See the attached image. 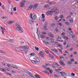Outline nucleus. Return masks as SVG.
<instances>
[{
  "label": "nucleus",
  "instance_id": "nucleus-1",
  "mask_svg": "<svg viewBox=\"0 0 78 78\" xmlns=\"http://www.w3.org/2000/svg\"><path fill=\"white\" fill-rule=\"evenodd\" d=\"M42 67L43 68H44V70H49V72L51 73H53V71L51 70V69H50V68H47V66L44 65L42 66Z\"/></svg>",
  "mask_w": 78,
  "mask_h": 78
},
{
  "label": "nucleus",
  "instance_id": "nucleus-2",
  "mask_svg": "<svg viewBox=\"0 0 78 78\" xmlns=\"http://www.w3.org/2000/svg\"><path fill=\"white\" fill-rule=\"evenodd\" d=\"M26 2L25 0L23 1L20 4V7L21 8H23L25 6V3Z\"/></svg>",
  "mask_w": 78,
  "mask_h": 78
},
{
  "label": "nucleus",
  "instance_id": "nucleus-3",
  "mask_svg": "<svg viewBox=\"0 0 78 78\" xmlns=\"http://www.w3.org/2000/svg\"><path fill=\"white\" fill-rule=\"evenodd\" d=\"M33 14H32V13H30V17L31 19H32V20H35L36 18V15H34L33 17Z\"/></svg>",
  "mask_w": 78,
  "mask_h": 78
},
{
  "label": "nucleus",
  "instance_id": "nucleus-4",
  "mask_svg": "<svg viewBox=\"0 0 78 78\" xmlns=\"http://www.w3.org/2000/svg\"><path fill=\"white\" fill-rule=\"evenodd\" d=\"M47 25H48V22H45L44 25V30H48V29L47 28Z\"/></svg>",
  "mask_w": 78,
  "mask_h": 78
},
{
  "label": "nucleus",
  "instance_id": "nucleus-5",
  "mask_svg": "<svg viewBox=\"0 0 78 78\" xmlns=\"http://www.w3.org/2000/svg\"><path fill=\"white\" fill-rule=\"evenodd\" d=\"M16 25L17 27L16 28V29L17 30H19V28H21V26L19 25V23H16Z\"/></svg>",
  "mask_w": 78,
  "mask_h": 78
},
{
  "label": "nucleus",
  "instance_id": "nucleus-6",
  "mask_svg": "<svg viewBox=\"0 0 78 78\" xmlns=\"http://www.w3.org/2000/svg\"><path fill=\"white\" fill-rule=\"evenodd\" d=\"M26 49L24 50V53L25 54H26V53H28V49L29 48V47H26V48H25Z\"/></svg>",
  "mask_w": 78,
  "mask_h": 78
},
{
  "label": "nucleus",
  "instance_id": "nucleus-7",
  "mask_svg": "<svg viewBox=\"0 0 78 78\" xmlns=\"http://www.w3.org/2000/svg\"><path fill=\"white\" fill-rule=\"evenodd\" d=\"M60 73L61 74V75H62V76H66V73L64 72H60Z\"/></svg>",
  "mask_w": 78,
  "mask_h": 78
},
{
  "label": "nucleus",
  "instance_id": "nucleus-8",
  "mask_svg": "<svg viewBox=\"0 0 78 78\" xmlns=\"http://www.w3.org/2000/svg\"><path fill=\"white\" fill-rule=\"evenodd\" d=\"M39 55L40 56H41V57H43V56H44V53H43V52L42 51H41L40 53H39Z\"/></svg>",
  "mask_w": 78,
  "mask_h": 78
},
{
  "label": "nucleus",
  "instance_id": "nucleus-9",
  "mask_svg": "<svg viewBox=\"0 0 78 78\" xmlns=\"http://www.w3.org/2000/svg\"><path fill=\"white\" fill-rule=\"evenodd\" d=\"M57 39L58 41H60V42H63V40L61 41V37H58L57 38Z\"/></svg>",
  "mask_w": 78,
  "mask_h": 78
},
{
  "label": "nucleus",
  "instance_id": "nucleus-10",
  "mask_svg": "<svg viewBox=\"0 0 78 78\" xmlns=\"http://www.w3.org/2000/svg\"><path fill=\"white\" fill-rule=\"evenodd\" d=\"M55 14H58L59 13V10L58 9H55Z\"/></svg>",
  "mask_w": 78,
  "mask_h": 78
},
{
  "label": "nucleus",
  "instance_id": "nucleus-11",
  "mask_svg": "<svg viewBox=\"0 0 78 78\" xmlns=\"http://www.w3.org/2000/svg\"><path fill=\"white\" fill-rule=\"evenodd\" d=\"M18 30L19 32L21 33H23V29H22V27L20 28H19V30Z\"/></svg>",
  "mask_w": 78,
  "mask_h": 78
},
{
  "label": "nucleus",
  "instance_id": "nucleus-12",
  "mask_svg": "<svg viewBox=\"0 0 78 78\" xmlns=\"http://www.w3.org/2000/svg\"><path fill=\"white\" fill-rule=\"evenodd\" d=\"M40 60H41L40 58H39V57H37L36 59V62H40Z\"/></svg>",
  "mask_w": 78,
  "mask_h": 78
},
{
  "label": "nucleus",
  "instance_id": "nucleus-13",
  "mask_svg": "<svg viewBox=\"0 0 78 78\" xmlns=\"http://www.w3.org/2000/svg\"><path fill=\"white\" fill-rule=\"evenodd\" d=\"M59 63L61 65H62V66H65V64H64V62H61V61H60Z\"/></svg>",
  "mask_w": 78,
  "mask_h": 78
},
{
  "label": "nucleus",
  "instance_id": "nucleus-14",
  "mask_svg": "<svg viewBox=\"0 0 78 78\" xmlns=\"http://www.w3.org/2000/svg\"><path fill=\"white\" fill-rule=\"evenodd\" d=\"M51 13V11H48L47 12H46V13L47 14V15L48 16H49Z\"/></svg>",
  "mask_w": 78,
  "mask_h": 78
},
{
  "label": "nucleus",
  "instance_id": "nucleus-15",
  "mask_svg": "<svg viewBox=\"0 0 78 78\" xmlns=\"http://www.w3.org/2000/svg\"><path fill=\"white\" fill-rule=\"evenodd\" d=\"M8 41L10 42H14V41L13 39H10V40L9 39V40H8Z\"/></svg>",
  "mask_w": 78,
  "mask_h": 78
},
{
  "label": "nucleus",
  "instance_id": "nucleus-16",
  "mask_svg": "<svg viewBox=\"0 0 78 78\" xmlns=\"http://www.w3.org/2000/svg\"><path fill=\"white\" fill-rule=\"evenodd\" d=\"M33 5H31L29 7L28 9H31V8H33Z\"/></svg>",
  "mask_w": 78,
  "mask_h": 78
},
{
  "label": "nucleus",
  "instance_id": "nucleus-17",
  "mask_svg": "<svg viewBox=\"0 0 78 78\" xmlns=\"http://www.w3.org/2000/svg\"><path fill=\"white\" fill-rule=\"evenodd\" d=\"M59 19H60V17H58V18H57V19L56 20H57V22H60V21H61V20H62V19H59ZM58 20H59L58 21Z\"/></svg>",
  "mask_w": 78,
  "mask_h": 78
},
{
  "label": "nucleus",
  "instance_id": "nucleus-18",
  "mask_svg": "<svg viewBox=\"0 0 78 78\" xmlns=\"http://www.w3.org/2000/svg\"><path fill=\"white\" fill-rule=\"evenodd\" d=\"M0 53H6V52L4 51H2L1 50H0Z\"/></svg>",
  "mask_w": 78,
  "mask_h": 78
},
{
  "label": "nucleus",
  "instance_id": "nucleus-19",
  "mask_svg": "<svg viewBox=\"0 0 78 78\" xmlns=\"http://www.w3.org/2000/svg\"><path fill=\"white\" fill-rule=\"evenodd\" d=\"M35 78H41V77L37 75L36 74L35 75Z\"/></svg>",
  "mask_w": 78,
  "mask_h": 78
},
{
  "label": "nucleus",
  "instance_id": "nucleus-20",
  "mask_svg": "<svg viewBox=\"0 0 78 78\" xmlns=\"http://www.w3.org/2000/svg\"><path fill=\"white\" fill-rule=\"evenodd\" d=\"M27 47H28V46H22V48L23 49L24 48L25 50H26V48H27Z\"/></svg>",
  "mask_w": 78,
  "mask_h": 78
},
{
  "label": "nucleus",
  "instance_id": "nucleus-21",
  "mask_svg": "<svg viewBox=\"0 0 78 78\" xmlns=\"http://www.w3.org/2000/svg\"><path fill=\"white\" fill-rule=\"evenodd\" d=\"M51 42L52 43H54V42H55V40L53 38L51 39Z\"/></svg>",
  "mask_w": 78,
  "mask_h": 78
},
{
  "label": "nucleus",
  "instance_id": "nucleus-22",
  "mask_svg": "<svg viewBox=\"0 0 78 78\" xmlns=\"http://www.w3.org/2000/svg\"><path fill=\"white\" fill-rule=\"evenodd\" d=\"M29 23H30L31 24H33V23H34V22L31 20H30L29 21Z\"/></svg>",
  "mask_w": 78,
  "mask_h": 78
},
{
  "label": "nucleus",
  "instance_id": "nucleus-23",
  "mask_svg": "<svg viewBox=\"0 0 78 78\" xmlns=\"http://www.w3.org/2000/svg\"><path fill=\"white\" fill-rule=\"evenodd\" d=\"M55 10H54V9H53L51 10V13H52L53 12H55Z\"/></svg>",
  "mask_w": 78,
  "mask_h": 78
},
{
  "label": "nucleus",
  "instance_id": "nucleus-24",
  "mask_svg": "<svg viewBox=\"0 0 78 78\" xmlns=\"http://www.w3.org/2000/svg\"><path fill=\"white\" fill-rule=\"evenodd\" d=\"M60 59H61L62 61H63V60H64V58L62 56L60 57Z\"/></svg>",
  "mask_w": 78,
  "mask_h": 78
},
{
  "label": "nucleus",
  "instance_id": "nucleus-25",
  "mask_svg": "<svg viewBox=\"0 0 78 78\" xmlns=\"http://www.w3.org/2000/svg\"><path fill=\"white\" fill-rule=\"evenodd\" d=\"M43 43H44L45 44H49V43H48V42H47V41H43Z\"/></svg>",
  "mask_w": 78,
  "mask_h": 78
},
{
  "label": "nucleus",
  "instance_id": "nucleus-26",
  "mask_svg": "<svg viewBox=\"0 0 78 78\" xmlns=\"http://www.w3.org/2000/svg\"><path fill=\"white\" fill-rule=\"evenodd\" d=\"M57 25L60 27H62V24L61 23H58Z\"/></svg>",
  "mask_w": 78,
  "mask_h": 78
},
{
  "label": "nucleus",
  "instance_id": "nucleus-27",
  "mask_svg": "<svg viewBox=\"0 0 78 78\" xmlns=\"http://www.w3.org/2000/svg\"><path fill=\"white\" fill-rule=\"evenodd\" d=\"M30 55L31 56H35V55H36L35 54H34V53H31L30 54Z\"/></svg>",
  "mask_w": 78,
  "mask_h": 78
},
{
  "label": "nucleus",
  "instance_id": "nucleus-28",
  "mask_svg": "<svg viewBox=\"0 0 78 78\" xmlns=\"http://www.w3.org/2000/svg\"><path fill=\"white\" fill-rule=\"evenodd\" d=\"M49 4L50 5H55V4H56V2H52L50 3Z\"/></svg>",
  "mask_w": 78,
  "mask_h": 78
},
{
  "label": "nucleus",
  "instance_id": "nucleus-29",
  "mask_svg": "<svg viewBox=\"0 0 78 78\" xmlns=\"http://www.w3.org/2000/svg\"><path fill=\"white\" fill-rule=\"evenodd\" d=\"M5 70H8V71H9V68L5 67Z\"/></svg>",
  "mask_w": 78,
  "mask_h": 78
},
{
  "label": "nucleus",
  "instance_id": "nucleus-30",
  "mask_svg": "<svg viewBox=\"0 0 78 78\" xmlns=\"http://www.w3.org/2000/svg\"><path fill=\"white\" fill-rule=\"evenodd\" d=\"M68 63L69 64V65H71V64H72V63L71 62L68 61Z\"/></svg>",
  "mask_w": 78,
  "mask_h": 78
},
{
  "label": "nucleus",
  "instance_id": "nucleus-31",
  "mask_svg": "<svg viewBox=\"0 0 78 78\" xmlns=\"http://www.w3.org/2000/svg\"><path fill=\"white\" fill-rule=\"evenodd\" d=\"M55 26V24L54 23H52L51 24V27H54Z\"/></svg>",
  "mask_w": 78,
  "mask_h": 78
},
{
  "label": "nucleus",
  "instance_id": "nucleus-32",
  "mask_svg": "<svg viewBox=\"0 0 78 78\" xmlns=\"http://www.w3.org/2000/svg\"><path fill=\"white\" fill-rule=\"evenodd\" d=\"M13 23V22L12 21H10L8 22V24H11V23Z\"/></svg>",
  "mask_w": 78,
  "mask_h": 78
},
{
  "label": "nucleus",
  "instance_id": "nucleus-33",
  "mask_svg": "<svg viewBox=\"0 0 78 78\" xmlns=\"http://www.w3.org/2000/svg\"><path fill=\"white\" fill-rule=\"evenodd\" d=\"M25 72H26V73H28L29 75L30 74V73L28 71V70H26Z\"/></svg>",
  "mask_w": 78,
  "mask_h": 78
},
{
  "label": "nucleus",
  "instance_id": "nucleus-34",
  "mask_svg": "<svg viewBox=\"0 0 78 78\" xmlns=\"http://www.w3.org/2000/svg\"><path fill=\"white\" fill-rule=\"evenodd\" d=\"M29 75L31 77H32V78H35L34 77V76H33V75H32V74H31V73H30V74H29Z\"/></svg>",
  "mask_w": 78,
  "mask_h": 78
},
{
  "label": "nucleus",
  "instance_id": "nucleus-35",
  "mask_svg": "<svg viewBox=\"0 0 78 78\" xmlns=\"http://www.w3.org/2000/svg\"><path fill=\"white\" fill-rule=\"evenodd\" d=\"M35 49L36 50H37V51H39V48L37 47H35Z\"/></svg>",
  "mask_w": 78,
  "mask_h": 78
},
{
  "label": "nucleus",
  "instance_id": "nucleus-36",
  "mask_svg": "<svg viewBox=\"0 0 78 78\" xmlns=\"http://www.w3.org/2000/svg\"><path fill=\"white\" fill-rule=\"evenodd\" d=\"M13 68L15 69H17V70L19 69V68L17 67L15 65V67H13Z\"/></svg>",
  "mask_w": 78,
  "mask_h": 78
},
{
  "label": "nucleus",
  "instance_id": "nucleus-37",
  "mask_svg": "<svg viewBox=\"0 0 78 78\" xmlns=\"http://www.w3.org/2000/svg\"><path fill=\"white\" fill-rule=\"evenodd\" d=\"M41 37L42 38H45V35H41Z\"/></svg>",
  "mask_w": 78,
  "mask_h": 78
},
{
  "label": "nucleus",
  "instance_id": "nucleus-38",
  "mask_svg": "<svg viewBox=\"0 0 78 78\" xmlns=\"http://www.w3.org/2000/svg\"><path fill=\"white\" fill-rule=\"evenodd\" d=\"M1 29H2V31H4V30H5V29L4 28H3L2 27H1Z\"/></svg>",
  "mask_w": 78,
  "mask_h": 78
},
{
  "label": "nucleus",
  "instance_id": "nucleus-39",
  "mask_svg": "<svg viewBox=\"0 0 78 78\" xmlns=\"http://www.w3.org/2000/svg\"><path fill=\"white\" fill-rule=\"evenodd\" d=\"M17 10V9H16V7H15L14 8H13V11H16V10Z\"/></svg>",
  "mask_w": 78,
  "mask_h": 78
},
{
  "label": "nucleus",
  "instance_id": "nucleus-40",
  "mask_svg": "<svg viewBox=\"0 0 78 78\" xmlns=\"http://www.w3.org/2000/svg\"><path fill=\"white\" fill-rule=\"evenodd\" d=\"M49 7L48 5H46L44 6V8H48Z\"/></svg>",
  "mask_w": 78,
  "mask_h": 78
},
{
  "label": "nucleus",
  "instance_id": "nucleus-41",
  "mask_svg": "<svg viewBox=\"0 0 78 78\" xmlns=\"http://www.w3.org/2000/svg\"><path fill=\"white\" fill-rule=\"evenodd\" d=\"M42 16L43 18H44V17H45V15H44V14H42Z\"/></svg>",
  "mask_w": 78,
  "mask_h": 78
},
{
  "label": "nucleus",
  "instance_id": "nucleus-42",
  "mask_svg": "<svg viewBox=\"0 0 78 78\" xmlns=\"http://www.w3.org/2000/svg\"><path fill=\"white\" fill-rule=\"evenodd\" d=\"M54 52H55V53H58V51L55 49H54Z\"/></svg>",
  "mask_w": 78,
  "mask_h": 78
},
{
  "label": "nucleus",
  "instance_id": "nucleus-43",
  "mask_svg": "<svg viewBox=\"0 0 78 78\" xmlns=\"http://www.w3.org/2000/svg\"><path fill=\"white\" fill-rule=\"evenodd\" d=\"M54 76H55V77H56V78H59V76H58V75H54Z\"/></svg>",
  "mask_w": 78,
  "mask_h": 78
},
{
  "label": "nucleus",
  "instance_id": "nucleus-44",
  "mask_svg": "<svg viewBox=\"0 0 78 78\" xmlns=\"http://www.w3.org/2000/svg\"><path fill=\"white\" fill-rule=\"evenodd\" d=\"M45 52H46V53H48H48H49L48 51L46 49H45Z\"/></svg>",
  "mask_w": 78,
  "mask_h": 78
},
{
  "label": "nucleus",
  "instance_id": "nucleus-45",
  "mask_svg": "<svg viewBox=\"0 0 78 78\" xmlns=\"http://www.w3.org/2000/svg\"><path fill=\"white\" fill-rule=\"evenodd\" d=\"M31 61L32 62V63H35V62H36V61H35L34 60H31Z\"/></svg>",
  "mask_w": 78,
  "mask_h": 78
},
{
  "label": "nucleus",
  "instance_id": "nucleus-46",
  "mask_svg": "<svg viewBox=\"0 0 78 78\" xmlns=\"http://www.w3.org/2000/svg\"><path fill=\"white\" fill-rule=\"evenodd\" d=\"M71 75L72 76H75V73H71Z\"/></svg>",
  "mask_w": 78,
  "mask_h": 78
},
{
  "label": "nucleus",
  "instance_id": "nucleus-47",
  "mask_svg": "<svg viewBox=\"0 0 78 78\" xmlns=\"http://www.w3.org/2000/svg\"><path fill=\"white\" fill-rule=\"evenodd\" d=\"M55 31L56 32H57V31H58V29L57 28H56V29H55Z\"/></svg>",
  "mask_w": 78,
  "mask_h": 78
},
{
  "label": "nucleus",
  "instance_id": "nucleus-48",
  "mask_svg": "<svg viewBox=\"0 0 78 78\" xmlns=\"http://www.w3.org/2000/svg\"><path fill=\"white\" fill-rule=\"evenodd\" d=\"M48 34H49V36H51V35H53L52 33H49Z\"/></svg>",
  "mask_w": 78,
  "mask_h": 78
},
{
  "label": "nucleus",
  "instance_id": "nucleus-49",
  "mask_svg": "<svg viewBox=\"0 0 78 78\" xmlns=\"http://www.w3.org/2000/svg\"><path fill=\"white\" fill-rule=\"evenodd\" d=\"M75 60V59H70V61H71L72 62H73V60Z\"/></svg>",
  "mask_w": 78,
  "mask_h": 78
},
{
  "label": "nucleus",
  "instance_id": "nucleus-50",
  "mask_svg": "<svg viewBox=\"0 0 78 78\" xmlns=\"http://www.w3.org/2000/svg\"><path fill=\"white\" fill-rule=\"evenodd\" d=\"M11 67H12V68H14V67H15V65H11Z\"/></svg>",
  "mask_w": 78,
  "mask_h": 78
},
{
  "label": "nucleus",
  "instance_id": "nucleus-51",
  "mask_svg": "<svg viewBox=\"0 0 78 78\" xmlns=\"http://www.w3.org/2000/svg\"><path fill=\"white\" fill-rule=\"evenodd\" d=\"M37 5H35L34 6V8H36V7H37Z\"/></svg>",
  "mask_w": 78,
  "mask_h": 78
},
{
  "label": "nucleus",
  "instance_id": "nucleus-52",
  "mask_svg": "<svg viewBox=\"0 0 78 78\" xmlns=\"http://www.w3.org/2000/svg\"><path fill=\"white\" fill-rule=\"evenodd\" d=\"M69 21L70 22H73V20H69Z\"/></svg>",
  "mask_w": 78,
  "mask_h": 78
},
{
  "label": "nucleus",
  "instance_id": "nucleus-53",
  "mask_svg": "<svg viewBox=\"0 0 78 78\" xmlns=\"http://www.w3.org/2000/svg\"><path fill=\"white\" fill-rule=\"evenodd\" d=\"M73 33V32L71 31L70 32V34L71 35H72V33Z\"/></svg>",
  "mask_w": 78,
  "mask_h": 78
},
{
  "label": "nucleus",
  "instance_id": "nucleus-54",
  "mask_svg": "<svg viewBox=\"0 0 78 78\" xmlns=\"http://www.w3.org/2000/svg\"><path fill=\"white\" fill-rule=\"evenodd\" d=\"M57 18H58V16H56L55 17V20H56L57 19Z\"/></svg>",
  "mask_w": 78,
  "mask_h": 78
},
{
  "label": "nucleus",
  "instance_id": "nucleus-55",
  "mask_svg": "<svg viewBox=\"0 0 78 78\" xmlns=\"http://www.w3.org/2000/svg\"><path fill=\"white\" fill-rule=\"evenodd\" d=\"M61 17H59L60 18V19H62V18H63V15H62L61 16Z\"/></svg>",
  "mask_w": 78,
  "mask_h": 78
},
{
  "label": "nucleus",
  "instance_id": "nucleus-56",
  "mask_svg": "<svg viewBox=\"0 0 78 78\" xmlns=\"http://www.w3.org/2000/svg\"><path fill=\"white\" fill-rule=\"evenodd\" d=\"M74 64H78V62H77L76 61V62H75Z\"/></svg>",
  "mask_w": 78,
  "mask_h": 78
},
{
  "label": "nucleus",
  "instance_id": "nucleus-57",
  "mask_svg": "<svg viewBox=\"0 0 78 78\" xmlns=\"http://www.w3.org/2000/svg\"><path fill=\"white\" fill-rule=\"evenodd\" d=\"M58 47H62V45H61L60 44H58Z\"/></svg>",
  "mask_w": 78,
  "mask_h": 78
},
{
  "label": "nucleus",
  "instance_id": "nucleus-58",
  "mask_svg": "<svg viewBox=\"0 0 78 78\" xmlns=\"http://www.w3.org/2000/svg\"><path fill=\"white\" fill-rule=\"evenodd\" d=\"M65 39H66L67 40V39H69V38L68 37H66Z\"/></svg>",
  "mask_w": 78,
  "mask_h": 78
},
{
  "label": "nucleus",
  "instance_id": "nucleus-59",
  "mask_svg": "<svg viewBox=\"0 0 78 78\" xmlns=\"http://www.w3.org/2000/svg\"><path fill=\"white\" fill-rule=\"evenodd\" d=\"M50 37H54L53 36V34H52V35H51V36H50Z\"/></svg>",
  "mask_w": 78,
  "mask_h": 78
},
{
  "label": "nucleus",
  "instance_id": "nucleus-60",
  "mask_svg": "<svg viewBox=\"0 0 78 78\" xmlns=\"http://www.w3.org/2000/svg\"><path fill=\"white\" fill-rule=\"evenodd\" d=\"M59 50L61 53H62V51L61 50L59 49Z\"/></svg>",
  "mask_w": 78,
  "mask_h": 78
},
{
  "label": "nucleus",
  "instance_id": "nucleus-61",
  "mask_svg": "<svg viewBox=\"0 0 78 78\" xmlns=\"http://www.w3.org/2000/svg\"><path fill=\"white\" fill-rule=\"evenodd\" d=\"M66 25H69V22H66Z\"/></svg>",
  "mask_w": 78,
  "mask_h": 78
},
{
  "label": "nucleus",
  "instance_id": "nucleus-62",
  "mask_svg": "<svg viewBox=\"0 0 78 78\" xmlns=\"http://www.w3.org/2000/svg\"><path fill=\"white\" fill-rule=\"evenodd\" d=\"M8 2L9 3V4H11V1H8Z\"/></svg>",
  "mask_w": 78,
  "mask_h": 78
},
{
  "label": "nucleus",
  "instance_id": "nucleus-63",
  "mask_svg": "<svg viewBox=\"0 0 78 78\" xmlns=\"http://www.w3.org/2000/svg\"><path fill=\"white\" fill-rule=\"evenodd\" d=\"M64 34H65V33H63L62 34V36L64 35Z\"/></svg>",
  "mask_w": 78,
  "mask_h": 78
},
{
  "label": "nucleus",
  "instance_id": "nucleus-64",
  "mask_svg": "<svg viewBox=\"0 0 78 78\" xmlns=\"http://www.w3.org/2000/svg\"><path fill=\"white\" fill-rule=\"evenodd\" d=\"M66 37L65 36H63V39H66Z\"/></svg>",
  "mask_w": 78,
  "mask_h": 78
}]
</instances>
